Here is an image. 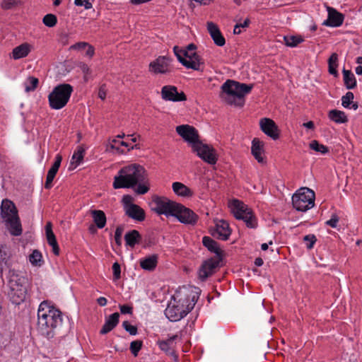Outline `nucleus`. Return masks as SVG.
I'll return each mask as SVG.
<instances>
[{"label":"nucleus","instance_id":"obj_1","mask_svg":"<svg viewBox=\"0 0 362 362\" xmlns=\"http://www.w3.org/2000/svg\"><path fill=\"white\" fill-rule=\"evenodd\" d=\"M37 318V329L47 339L55 335H65L69 330V323L63 322L62 312L47 300L40 304Z\"/></svg>","mask_w":362,"mask_h":362},{"label":"nucleus","instance_id":"obj_2","mask_svg":"<svg viewBox=\"0 0 362 362\" xmlns=\"http://www.w3.org/2000/svg\"><path fill=\"white\" fill-rule=\"evenodd\" d=\"M146 175L145 168L139 164L124 166L115 176L113 187L115 189L134 188L139 182L146 181Z\"/></svg>","mask_w":362,"mask_h":362},{"label":"nucleus","instance_id":"obj_3","mask_svg":"<svg viewBox=\"0 0 362 362\" xmlns=\"http://www.w3.org/2000/svg\"><path fill=\"white\" fill-rule=\"evenodd\" d=\"M253 88V84L240 83L239 82L227 80L222 86L221 98L228 105L243 107L245 104V96Z\"/></svg>","mask_w":362,"mask_h":362},{"label":"nucleus","instance_id":"obj_4","mask_svg":"<svg viewBox=\"0 0 362 362\" xmlns=\"http://www.w3.org/2000/svg\"><path fill=\"white\" fill-rule=\"evenodd\" d=\"M1 216L10 233L14 236L22 234V226L18 210L13 202L4 199L1 205Z\"/></svg>","mask_w":362,"mask_h":362},{"label":"nucleus","instance_id":"obj_5","mask_svg":"<svg viewBox=\"0 0 362 362\" xmlns=\"http://www.w3.org/2000/svg\"><path fill=\"white\" fill-rule=\"evenodd\" d=\"M73 87L68 83H62L54 87L48 96L50 107L54 110L64 107L69 100Z\"/></svg>","mask_w":362,"mask_h":362},{"label":"nucleus","instance_id":"obj_6","mask_svg":"<svg viewBox=\"0 0 362 362\" xmlns=\"http://www.w3.org/2000/svg\"><path fill=\"white\" fill-rule=\"evenodd\" d=\"M232 214L236 219L243 220L250 228L257 227V222L252 210L238 199H233L230 204Z\"/></svg>","mask_w":362,"mask_h":362},{"label":"nucleus","instance_id":"obj_7","mask_svg":"<svg viewBox=\"0 0 362 362\" xmlns=\"http://www.w3.org/2000/svg\"><path fill=\"white\" fill-rule=\"evenodd\" d=\"M293 207L299 211H306L315 204V193L308 187L300 188L292 197Z\"/></svg>","mask_w":362,"mask_h":362},{"label":"nucleus","instance_id":"obj_8","mask_svg":"<svg viewBox=\"0 0 362 362\" xmlns=\"http://www.w3.org/2000/svg\"><path fill=\"white\" fill-rule=\"evenodd\" d=\"M177 204V202L166 197L155 195L152 199L151 210L159 215L164 214L166 216H173L175 215L174 211Z\"/></svg>","mask_w":362,"mask_h":362},{"label":"nucleus","instance_id":"obj_9","mask_svg":"<svg viewBox=\"0 0 362 362\" xmlns=\"http://www.w3.org/2000/svg\"><path fill=\"white\" fill-rule=\"evenodd\" d=\"M192 150L202 160L209 165H214L218 160L216 150L211 146L204 144L202 141L194 144Z\"/></svg>","mask_w":362,"mask_h":362},{"label":"nucleus","instance_id":"obj_10","mask_svg":"<svg viewBox=\"0 0 362 362\" xmlns=\"http://www.w3.org/2000/svg\"><path fill=\"white\" fill-rule=\"evenodd\" d=\"M174 213L175 215H173V216L177 218L180 223L185 224L194 226L197 223L199 218L198 215H197L192 210L179 203H177Z\"/></svg>","mask_w":362,"mask_h":362},{"label":"nucleus","instance_id":"obj_11","mask_svg":"<svg viewBox=\"0 0 362 362\" xmlns=\"http://www.w3.org/2000/svg\"><path fill=\"white\" fill-rule=\"evenodd\" d=\"M177 133L187 141L191 148L200 141L197 130L192 126L182 124L176 127Z\"/></svg>","mask_w":362,"mask_h":362},{"label":"nucleus","instance_id":"obj_12","mask_svg":"<svg viewBox=\"0 0 362 362\" xmlns=\"http://www.w3.org/2000/svg\"><path fill=\"white\" fill-rule=\"evenodd\" d=\"M188 310H184V305L177 302L174 298L173 302H170L165 310V315L172 322H177L185 317Z\"/></svg>","mask_w":362,"mask_h":362},{"label":"nucleus","instance_id":"obj_13","mask_svg":"<svg viewBox=\"0 0 362 362\" xmlns=\"http://www.w3.org/2000/svg\"><path fill=\"white\" fill-rule=\"evenodd\" d=\"M221 261L220 258L213 257L204 261L198 271L199 279L202 281H206L209 276L216 272V269L220 267Z\"/></svg>","mask_w":362,"mask_h":362},{"label":"nucleus","instance_id":"obj_14","mask_svg":"<svg viewBox=\"0 0 362 362\" xmlns=\"http://www.w3.org/2000/svg\"><path fill=\"white\" fill-rule=\"evenodd\" d=\"M161 97L164 100L180 102L185 101L187 96L184 92L179 93L174 86H164L161 89Z\"/></svg>","mask_w":362,"mask_h":362},{"label":"nucleus","instance_id":"obj_15","mask_svg":"<svg viewBox=\"0 0 362 362\" xmlns=\"http://www.w3.org/2000/svg\"><path fill=\"white\" fill-rule=\"evenodd\" d=\"M210 232L213 237L222 240H227L231 234L228 223L223 219L218 220L215 228L211 229Z\"/></svg>","mask_w":362,"mask_h":362},{"label":"nucleus","instance_id":"obj_16","mask_svg":"<svg viewBox=\"0 0 362 362\" xmlns=\"http://www.w3.org/2000/svg\"><path fill=\"white\" fill-rule=\"evenodd\" d=\"M179 338L178 334H175L165 340H158L157 344L160 350L164 351L167 355L170 356L175 362H178V356L175 350L174 341ZM181 339V337H180Z\"/></svg>","mask_w":362,"mask_h":362},{"label":"nucleus","instance_id":"obj_17","mask_svg":"<svg viewBox=\"0 0 362 362\" xmlns=\"http://www.w3.org/2000/svg\"><path fill=\"white\" fill-rule=\"evenodd\" d=\"M171 59L167 57H158L156 59L151 62L149 64V71L156 74H167L170 72L169 65Z\"/></svg>","mask_w":362,"mask_h":362},{"label":"nucleus","instance_id":"obj_18","mask_svg":"<svg viewBox=\"0 0 362 362\" xmlns=\"http://www.w3.org/2000/svg\"><path fill=\"white\" fill-rule=\"evenodd\" d=\"M261 130L274 140L279 138V130L276 123L269 118H262L259 121Z\"/></svg>","mask_w":362,"mask_h":362},{"label":"nucleus","instance_id":"obj_19","mask_svg":"<svg viewBox=\"0 0 362 362\" xmlns=\"http://www.w3.org/2000/svg\"><path fill=\"white\" fill-rule=\"evenodd\" d=\"M27 293L26 284L9 287L8 297L13 304L19 305L25 299Z\"/></svg>","mask_w":362,"mask_h":362},{"label":"nucleus","instance_id":"obj_20","mask_svg":"<svg viewBox=\"0 0 362 362\" xmlns=\"http://www.w3.org/2000/svg\"><path fill=\"white\" fill-rule=\"evenodd\" d=\"M196 49L197 46L194 44L191 43L186 47V49H182V54L185 59H187L189 62H194L196 64L197 62L199 66L198 71H202V66L204 63L202 58L194 52Z\"/></svg>","mask_w":362,"mask_h":362},{"label":"nucleus","instance_id":"obj_21","mask_svg":"<svg viewBox=\"0 0 362 362\" xmlns=\"http://www.w3.org/2000/svg\"><path fill=\"white\" fill-rule=\"evenodd\" d=\"M206 25L207 30L214 44L218 47H223L226 44V40L221 34L218 25L211 21L207 22Z\"/></svg>","mask_w":362,"mask_h":362},{"label":"nucleus","instance_id":"obj_22","mask_svg":"<svg viewBox=\"0 0 362 362\" xmlns=\"http://www.w3.org/2000/svg\"><path fill=\"white\" fill-rule=\"evenodd\" d=\"M328 18L324 24L331 27L340 26L344 21V15L338 12L336 9L327 7Z\"/></svg>","mask_w":362,"mask_h":362},{"label":"nucleus","instance_id":"obj_23","mask_svg":"<svg viewBox=\"0 0 362 362\" xmlns=\"http://www.w3.org/2000/svg\"><path fill=\"white\" fill-rule=\"evenodd\" d=\"M251 153L259 163H265V158L263 156L264 153V143L258 138H254L252 141Z\"/></svg>","mask_w":362,"mask_h":362},{"label":"nucleus","instance_id":"obj_24","mask_svg":"<svg viewBox=\"0 0 362 362\" xmlns=\"http://www.w3.org/2000/svg\"><path fill=\"white\" fill-rule=\"evenodd\" d=\"M62 156L58 154L57 155L56 158H55V161L54 163H53V165H52V167L50 168V169L48 170V173H47V177H46V181H45V189H50L52 186V181L54 180V178L55 177L58 170H59V168L60 167V165H61V162H62Z\"/></svg>","mask_w":362,"mask_h":362},{"label":"nucleus","instance_id":"obj_25","mask_svg":"<svg viewBox=\"0 0 362 362\" xmlns=\"http://www.w3.org/2000/svg\"><path fill=\"white\" fill-rule=\"evenodd\" d=\"M202 243L209 251L216 254V257L214 258H220L221 260L223 259V250H221L216 241L209 236H204L202 238Z\"/></svg>","mask_w":362,"mask_h":362},{"label":"nucleus","instance_id":"obj_26","mask_svg":"<svg viewBox=\"0 0 362 362\" xmlns=\"http://www.w3.org/2000/svg\"><path fill=\"white\" fill-rule=\"evenodd\" d=\"M125 214L137 221H143L146 218L144 210L141 208L139 205H131L129 209L125 211Z\"/></svg>","mask_w":362,"mask_h":362},{"label":"nucleus","instance_id":"obj_27","mask_svg":"<svg viewBox=\"0 0 362 362\" xmlns=\"http://www.w3.org/2000/svg\"><path fill=\"white\" fill-rule=\"evenodd\" d=\"M12 256L11 250L6 245H0V271L2 273L4 268L10 266Z\"/></svg>","mask_w":362,"mask_h":362},{"label":"nucleus","instance_id":"obj_28","mask_svg":"<svg viewBox=\"0 0 362 362\" xmlns=\"http://www.w3.org/2000/svg\"><path fill=\"white\" fill-rule=\"evenodd\" d=\"M119 314L115 313L110 315L105 320L102 329L100 331V334H105L112 330L119 323Z\"/></svg>","mask_w":362,"mask_h":362},{"label":"nucleus","instance_id":"obj_29","mask_svg":"<svg viewBox=\"0 0 362 362\" xmlns=\"http://www.w3.org/2000/svg\"><path fill=\"white\" fill-rule=\"evenodd\" d=\"M31 51V45L27 42L23 43L12 51V57L14 59H19L27 57Z\"/></svg>","mask_w":362,"mask_h":362},{"label":"nucleus","instance_id":"obj_30","mask_svg":"<svg viewBox=\"0 0 362 362\" xmlns=\"http://www.w3.org/2000/svg\"><path fill=\"white\" fill-rule=\"evenodd\" d=\"M8 286L14 287L18 285L26 284L27 280L25 277L21 276L18 272L15 269H9L8 271Z\"/></svg>","mask_w":362,"mask_h":362},{"label":"nucleus","instance_id":"obj_31","mask_svg":"<svg viewBox=\"0 0 362 362\" xmlns=\"http://www.w3.org/2000/svg\"><path fill=\"white\" fill-rule=\"evenodd\" d=\"M90 214L93 218V221L98 228H103L107 222V218L105 212L101 210H90Z\"/></svg>","mask_w":362,"mask_h":362},{"label":"nucleus","instance_id":"obj_32","mask_svg":"<svg viewBox=\"0 0 362 362\" xmlns=\"http://www.w3.org/2000/svg\"><path fill=\"white\" fill-rule=\"evenodd\" d=\"M175 55L177 57L178 61L186 68L192 69L193 70H199L198 64L194 62H189L182 54V49H180L178 46L173 47Z\"/></svg>","mask_w":362,"mask_h":362},{"label":"nucleus","instance_id":"obj_33","mask_svg":"<svg viewBox=\"0 0 362 362\" xmlns=\"http://www.w3.org/2000/svg\"><path fill=\"white\" fill-rule=\"evenodd\" d=\"M173 192L178 196L183 197H191L193 196V192L184 184L175 182L172 185Z\"/></svg>","mask_w":362,"mask_h":362},{"label":"nucleus","instance_id":"obj_34","mask_svg":"<svg viewBox=\"0 0 362 362\" xmlns=\"http://www.w3.org/2000/svg\"><path fill=\"white\" fill-rule=\"evenodd\" d=\"M124 240L127 245L134 247L140 243L141 236L138 230H132L124 235Z\"/></svg>","mask_w":362,"mask_h":362},{"label":"nucleus","instance_id":"obj_35","mask_svg":"<svg viewBox=\"0 0 362 362\" xmlns=\"http://www.w3.org/2000/svg\"><path fill=\"white\" fill-rule=\"evenodd\" d=\"M328 117L330 120L337 124H344L348 122V118L345 112L337 109L329 110Z\"/></svg>","mask_w":362,"mask_h":362},{"label":"nucleus","instance_id":"obj_36","mask_svg":"<svg viewBox=\"0 0 362 362\" xmlns=\"http://www.w3.org/2000/svg\"><path fill=\"white\" fill-rule=\"evenodd\" d=\"M158 255H152L140 261V266L144 270L153 271L158 264Z\"/></svg>","mask_w":362,"mask_h":362},{"label":"nucleus","instance_id":"obj_37","mask_svg":"<svg viewBox=\"0 0 362 362\" xmlns=\"http://www.w3.org/2000/svg\"><path fill=\"white\" fill-rule=\"evenodd\" d=\"M344 75V83L347 89H353L356 86V80L355 76L350 70L344 69L342 70Z\"/></svg>","mask_w":362,"mask_h":362},{"label":"nucleus","instance_id":"obj_38","mask_svg":"<svg viewBox=\"0 0 362 362\" xmlns=\"http://www.w3.org/2000/svg\"><path fill=\"white\" fill-rule=\"evenodd\" d=\"M327 62L329 73L335 77L338 76V71L337 70L338 67V54L337 53H332L328 59Z\"/></svg>","mask_w":362,"mask_h":362},{"label":"nucleus","instance_id":"obj_39","mask_svg":"<svg viewBox=\"0 0 362 362\" xmlns=\"http://www.w3.org/2000/svg\"><path fill=\"white\" fill-rule=\"evenodd\" d=\"M304 39L301 36L286 35L284 36V42L288 47H294L303 42Z\"/></svg>","mask_w":362,"mask_h":362},{"label":"nucleus","instance_id":"obj_40","mask_svg":"<svg viewBox=\"0 0 362 362\" xmlns=\"http://www.w3.org/2000/svg\"><path fill=\"white\" fill-rule=\"evenodd\" d=\"M137 187L135 189V192L138 194H144L149 190V183L148 179V175H146L145 182H139L136 185Z\"/></svg>","mask_w":362,"mask_h":362},{"label":"nucleus","instance_id":"obj_41","mask_svg":"<svg viewBox=\"0 0 362 362\" xmlns=\"http://www.w3.org/2000/svg\"><path fill=\"white\" fill-rule=\"evenodd\" d=\"M42 254L37 250H35L30 255L29 259L30 263L34 266H40L43 261L42 260Z\"/></svg>","mask_w":362,"mask_h":362},{"label":"nucleus","instance_id":"obj_42","mask_svg":"<svg viewBox=\"0 0 362 362\" xmlns=\"http://www.w3.org/2000/svg\"><path fill=\"white\" fill-rule=\"evenodd\" d=\"M39 83L38 78L34 76H29L25 83V89L26 92L33 91L37 87Z\"/></svg>","mask_w":362,"mask_h":362},{"label":"nucleus","instance_id":"obj_43","mask_svg":"<svg viewBox=\"0 0 362 362\" xmlns=\"http://www.w3.org/2000/svg\"><path fill=\"white\" fill-rule=\"evenodd\" d=\"M310 148L312 150H314L317 152H320L322 154H325V153H328V151H329V148L326 146L320 144L316 140H313L310 142Z\"/></svg>","mask_w":362,"mask_h":362},{"label":"nucleus","instance_id":"obj_44","mask_svg":"<svg viewBox=\"0 0 362 362\" xmlns=\"http://www.w3.org/2000/svg\"><path fill=\"white\" fill-rule=\"evenodd\" d=\"M42 22L46 26L52 28L56 25L57 23V18L55 15L49 13L43 17Z\"/></svg>","mask_w":362,"mask_h":362},{"label":"nucleus","instance_id":"obj_45","mask_svg":"<svg viewBox=\"0 0 362 362\" xmlns=\"http://www.w3.org/2000/svg\"><path fill=\"white\" fill-rule=\"evenodd\" d=\"M85 153V150L83 147L78 146V149L76 152H74L72 156L73 163L76 164V165H78L83 159V155Z\"/></svg>","mask_w":362,"mask_h":362},{"label":"nucleus","instance_id":"obj_46","mask_svg":"<svg viewBox=\"0 0 362 362\" xmlns=\"http://www.w3.org/2000/svg\"><path fill=\"white\" fill-rule=\"evenodd\" d=\"M354 98V95L352 92H347L344 96L341 98V105L344 107L348 108L350 107V105L353 103V100Z\"/></svg>","mask_w":362,"mask_h":362},{"label":"nucleus","instance_id":"obj_47","mask_svg":"<svg viewBox=\"0 0 362 362\" xmlns=\"http://www.w3.org/2000/svg\"><path fill=\"white\" fill-rule=\"evenodd\" d=\"M143 342L141 340L133 341L130 344V351L134 356H137L141 349Z\"/></svg>","mask_w":362,"mask_h":362},{"label":"nucleus","instance_id":"obj_48","mask_svg":"<svg viewBox=\"0 0 362 362\" xmlns=\"http://www.w3.org/2000/svg\"><path fill=\"white\" fill-rule=\"evenodd\" d=\"M303 241L306 243V247L308 250L313 247L317 241L316 236L314 234H309L303 237Z\"/></svg>","mask_w":362,"mask_h":362},{"label":"nucleus","instance_id":"obj_49","mask_svg":"<svg viewBox=\"0 0 362 362\" xmlns=\"http://www.w3.org/2000/svg\"><path fill=\"white\" fill-rule=\"evenodd\" d=\"M124 229V226L120 225V226H118L115 230V240L116 244L118 246H121V245H122V235Z\"/></svg>","mask_w":362,"mask_h":362},{"label":"nucleus","instance_id":"obj_50","mask_svg":"<svg viewBox=\"0 0 362 362\" xmlns=\"http://www.w3.org/2000/svg\"><path fill=\"white\" fill-rule=\"evenodd\" d=\"M133 200L134 198L129 194H125L122 197V202L124 206V211H127V209H129L131 205H135V204L132 203Z\"/></svg>","mask_w":362,"mask_h":362},{"label":"nucleus","instance_id":"obj_51","mask_svg":"<svg viewBox=\"0 0 362 362\" xmlns=\"http://www.w3.org/2000/svg\"><path fill=\"white\" fill-rule=\"evenodd\" d=\"M122 327L131 335H136L137 334V327L136 326L130 325V323L128 321H124L122 322Z\"/></svg>","mask_w":362,"mask_h":362},{"label":"nucleus","instance_id":"obj_52","mask_svg":"<svg viewBox=\"0 0 362 362\" xmlns=\"http://www.w3.org/2000/svg\"><path fill=\"white\" fill-rule=\"evenodd\" d=\"M113 279L118 280L121 277V267L118 262H115L112 265Z\"/></svg>","mask_w":362,"mask_h":362},{"label":"nucleus","instance_id":"obj_53","mask_svg":"<svg viewBox=\"0 0 362 362\" xmlns=\"http://www.w3.org/2000/svg\"><path fill=\"white\" fill-rule=\"evenodd\" d=\"M339 218L337 214H332L331 216V218L325 222V224L332 227L336 228L337 226V223L339 222Z\"/></svg>","mask_w":362,"mask_h":362},{"label":"nucleus","instance_id":"obj_54","mask_svg":"<svg viewBox=\"0 0 362 362\" xmlns=\"http://www.w3.org/2000/svg\"><path fill=\"white\" fill-rule=\"evenodd\" d=\"M120 312L122 314H132L133 308L128 305H120Z\"/></svg>","mask_w":362,"mask_h":362},{"label":"nucleus","instance_id":"obj_55","mask_svg":"<svg viewBox=\"0 0 362 362\" xmlns=\"http://www.w3.org/2000/svg\"><path fill=\"white\" fill-rule=\"evenodd\" d=\"M15 4V0H3L1 2V7L4 9H10Z\"/></svg>","mask_w":362,"mask_h":362},{"label":"nucleus","instance_id":"obj_56","mask_svg":"<svg viewBox=\"0 0 362 362\" xmlns=\"http://www.w3.org/2000/svg\"><path fill=\"white\" fill-rule=\"evenodd\" d=\"M106 86L105 84L100 86L98 91V97L103 100L106 98Z\"/></svg>","mask_w":362,"mask_h":362},{"label":"nucleus","instance_id":"obj_57","mask_svg":"<svg viewBox=\"0 0 362 362\" xmlns=\"http://www.w3.org/2000/svg\"><path fill=\"white\" fill-rule=\"evenodd\" d=\"M356 63L359 64L360 65L356 68V73L358 75H362V57H358L356 59Z\"/></svg>","mask_w":362,"mask_h":362},{"label":"nucleus","instance_id":"obj_58","mask_svg":"<svg viewBox=\"0 0 362 362\" xmlns=\"http://www.w3.org/2000/svg\"><path fill=\"white\" fill-rule=\"evenodd\" d=\"M78 66L83 74H88L90 73V69L86 64L83 62H80Z\"/></svg>","mask_w":362,"mask_h":362},{"label":"nucleus","instance_id":"obj_59","mask_svg":"<svg viewBox=\"0 0 362 362\" xmlns=\"http://www.w3.org/2000/svg\"><path fill=\"white\" fill-rule=\"evenodd\" d=\"M88 45V43L84 42H78V43H76L75 45H72L71 48H73V49H83L86 47H87Z\"/></svg>","mask_w":362,"mask_h":362},{"label":"nucleus","instance_id":"obj_60","mask_svg":"<svg viewBox=\"0 0 362 362\" xmlns=\"http://www.w3.org/2000/svg\"><path fill=\"white\" fill-rule=\"evenodd\" d=\"M88 49L86 51V55L91 57L94 54V47L92 45H88Z\"/></svg>","mask_w":362,"mask_h":362},{"label":"nucleus","instance_id":"obj_61","mask_svg":"<svg viewBox=\"0 0 362 362\" xmlns=\"http://www.w3.org/2000/svg\"><path fill=\"white\" fill-rule=\"evenodd\" d=\"M107 299L105 297H100L97 299V303L100 306H105L107 304Z\"/></svg>","mask_w":362,"mask_h":362},{"label":"nucleus","instance_id":"obj_62","mask_svg":"<svg viewBox=\"0 0 362 362\" xmlns=\"http://www.w3.org/2000/svg\"><path fill=\"white\" fill-rule=\"evenodd\" d=\"M46 236H47V240L48 243L50 242H53L54 240H56V237H55V235L54 234V233L46 234Z\"/></svg>","mask_w":362,"mask_h":362},{"label":"nucleus","instance_id":"obj_63","mask_svg":"<svg viewBox=\"0 0 362 362\" xmlns=\"http://www.w3.org/2000/svg\"><path fill=\"white\" fill-rule=\"evenodd\" d=\"M82 6H83L86 9H90L92 8V4L89 0H83Z\"/></svg>","mask_w":362,"mask_h":362},{"label":"nucleus","instance_id":"obj_64","mask_svg":"<svg viewBox=\"0 0 362 362\" xmlns=\"http://www.w3.org/2000/svg\"><path fill=\"white\" fill-rule=\"evenodd\" d=\"M250 23V19H249V18H246V19L244 21V22H243V23H238V24H237V25H238V26H240V28H247V27H248V25H249Z\"/></svg>","mask_w":362,"mask_h":362}]
</instances>
